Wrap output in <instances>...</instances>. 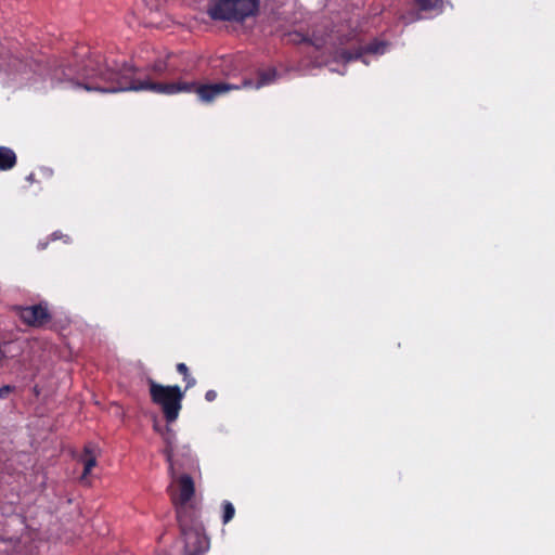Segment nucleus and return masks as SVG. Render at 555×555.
I'll list each match as a JSON object with an SVG mask.
<instances>
[{
	"label": "nucleus",
	"mask_w": 555,
	"mask_h": 555,
	"mask_svg": "<svg viewBox=\"0 0 555 555\" xmlns=\"http://www.w3.org/2000/svg\"><path fill=\"white\" fill-rule=\"evenodd\" d=\"M83 464V472L81 475V479L85 480L87 476L90 474L92 468L96 465V457L93 453V450L90 446H86L83 449V454L80 459Z\"/></svg>",
	"instance_id": "nucleus-7"
},
{
	"label": "nucleus",
	"mask_w": 555,
	"mask_h": 555,
	"mask_svg": "<svg viewBox=\"0 0 555 555\" xmlns=\"http://www.w3.org/2000/svg\"><path fill=\"white\" fill-rule=\"evenodd\" d=\"M140 72L125 61L107 59L100 52H90L87 47H79L74 53L73 62L54 70V78L68 82L73 88L87 91L115 93L121 91H152L163 94L195 93L203 103H211L218 96L231 90L260 89L272 83L276 69L258 72V80L244 79L242 85L228 82L198 83L196 81L154 82L149 77L142 78Z\"/></svg>",
	"instance_id": "nucleus-1"
},
{
	"label": "nucleus",
	"mask_w": 555,
	"mask_h": 555,
	"mask_svg": "<svg viewBox=\"0 0 555 555\" xmlns=\"http://www.w3.org/2000/svg\"><path fill=\"white\" fill-rule=\"evenodd\" d=\"M260 0H212L207 14L214 21L243 23L259 12Z\"/></svg>",
	"instance_id": "nucleus-2"
},
{
	"label": "nucleus",
	"mask_w": 555,
	"mask_h": 555,
	"mask_svg": "<svg viewBox=\"0 0 555 555\" xmlns=\"http://www.w3.org/2000/svg\"><path fill=\"white\" fill-rule=\"evenodd\" d=\"M176 369L177 372L182 375L183 380L185 382L184 392L196 385V379L190 374V370L185 363H178Z\"/></svg>",
	"instance_id": "nucleus-11"
},
{
	"label": "nucleus",
	"mask_w": 555,
	"mask_h": 555,
	"mask_svg": "<svg viewBox=\"0 0 555 555\" xmlns=\"http://www.w3.org/2000/svg\"><path fill=\"white\" fill-rule=\"evenodd\" d=\"M414 4L422 12L441 11L443 0H414Z\"/></svg>",
	"instance_id": "nucleus-10"
},
{
	"label": "nucleus",
	"mask_w": 555,
	"mask_h": 555,
	"mask_svg": "<svg viewBox=\"0 0 555 555\" xmlns=\"http://www.w3.org/2000/svg\"><path fill=\"white\" fill-rule=\"evenodd\" d=\"M366 51L371 52V53H379V52L383 53L384 52V44H382V49H379V47L376 46V44H370V46H367Z\"/></svg>",
	"instance_id": "nucleus-16"
},
{
	"label": "nucleus",
	"mask_w": 555,
	"mask_h": 555,
	"mask_svg": "<svg viewBox=\"0 0 555 555\" xmlns=\"http://www.w3.org/2000/svg\"><path fill=\"white\" fill-rule=\"evenodd\" d=\"M288 37V41L293 42V43H302V42H308L310 44H312L313 47H315L317 49H321L323 47V40L322 39H310L308 38L306 35L301 34V33H298V31H294V33H289L287 35Z\"/></svg>",
	"instance_id": "nucleus-9"
},
{
	"label": "nucleus",
	"mask_w": 555,
	"mask_h": 555,
	"mask_svg": "<svg viewBox=\"0 0 555 555\" xmlns=\"http://www.w3.org/2000/svg\"><path fill=\"white\" fill-rule=\"evenodd\" d=\"M167 431H168V436L166 437V448L164 450V453L166 455L167 462L169 463V472H170L171 476L173 477L175 465L178 464V461L175 460V456H176L175 446L169 437V436H172L173 434L170 428H167Z\"/></svg>",
	"instance_id": "nucleus-8"
},
{
	"label": "nucleus",
	"mask_w": 555,
	"mask_h": 555,
	"mask_svg": "<svg viewBox=\"0 0 555 555\" xmlns=\"http://www.w3.org/2000/svg\"><path fill=\"white\" fill-rule=\"evenodd\" d=\"M184 449H185V453H184V455H189V454H190V452H191L190 448L184 447Z\"/></svg>",
	"instance_id": "nucleus-18"
},
{
	"label": "nucleus",
	"mask_w": 555,
	"mask_h": 555,
	"mask_svg": "<svg viewBox=\"0 0 555 555\" xmlns=\"http://www.w3.org/2000/svg\"><path fill=\"white\" fill-rule=\"evenodd\" d=\"M17 162L15 152L7 146H0V170L7 171L12 169Z\"/></svg>",
	"instance_id": "nucleus-6"
},
{
	"label": "nucleus",
	"mask_w": 555,
	"mask_h": 555,
	"mask_svg": "<svg viewBox=\"0 0 555 555\" xmlns=\"http://www.w3.org/2000/svg\"><path fill=\"white\" fill-rule=\"evenodd\" d=\"M151 400L162 408L164 417L168 424L173 423L182 409L184 391L178 385L164 386L149 378Z\"/></svg>",
	"instance_id": "nucleus-3"
},
{
	"label": "nucleus",
	"mask_w": 555,
	"mask_h": 555,
	"mask_svg": "<svg viewBox=\"0 0 555 555\" xmlns=\"http://www.w3.org/2000/svg\"><path fill=\"white\" fill-rule=\"evenodd\" d=\"M15 310L23 323L33 327H42L52 319L48 309V304L46 302L26 307H16Z\"/></svg>",
	"instance_id": "nucleus-5"
},
{
	"label": "nucleus",
	"mask_w": 555,
	"mask_h": 555,
	"mask_svg": "<svg viewBox=\"0 0 555 555\" xmlns=\"http://www.w3.org/2000/svg\"><path fill=\"white\" fill-rule=\"evenodd\" d=\"M223 508V515H222V522L225 525L229 521H231L235 515V508L233 504L229 501H224L222 503Z\"/></svg>",
	"instance_id": "nucleus-12"
},
{
	"label": "nucleus",
	"mask_w": 555,
	"mask_h": 555,
	"mask_svg": "<svg viewBox=\"0 0 555 555\" xmlns=\"http://www.w3.org/2000/svg\"><path fill=\"white\" fill-rule=\"evenodd\" d=\"M168 68V64L165 60H157L153 63L151 70L156 75H163Z\"/></svg>",
	"instance_id": "nucleus-13"
},
{
	"label": "nucleus",
	"mask_w": 555,
	"mask_h": 555,
	"mask_svg": "<svg viewBox=\"0 0 555 555\" xmlns=\"http://www.w3.org/2000/svg\"><path fill=\"white\" fill-rule=\"evenodd\" d=\"M197 541L199 546L195 550V553L202 554L205 553L208 550V541L205 539L197 537Z\"/></svg>",
	"instance_id": "nucleus-14"
},
{
	"label": "nucleus",
	"mask_w": 555,
	"mask_h": 555,
	"mask_svg": "<svg viewBox=\"0 0 555 555\" xmlns=\"http://www.w3.org/2000/svg\"><path fill=\"white\" fill-rule=\"evenodd\" d=\"M11 390H12L11 386L1 387L0 388V398H5Z\"/></svg>",
	"instance_id": "nucleus-17"
},
{
	"label": "nucleus",
	"mask_w": 555,
	"mask_h": 555,
	"mask_svg": "<svg viewBox=\"0 0 555 555\" xmlns=\"http://www.w3.org/2000/svg\"><path fill=\"white\" fill-rule=\"evenodd\" d=\"M216 398H217V392L215 390L209 389L206 391V393H205L206 401L212 402L216 400Z\"/></svg>",
	"instance_id": "nucleus-15"
},
{
	"label": "nucleus",
	"mask_w": 555,
	"mask_h": 555,
	"mask_svg": "<svg viewBox=\"0 0 555 555\" xmlns=\"http://www.w3.org/2000/svg\"><path fill=\"white\" fill-rule=\"evenodd\" d=\"M179 494L171 492V501L176 508L177 520L179 525L184 526V518L186 514V504L194 496L195 486L190 475H181L178 479Z\"/></svg>",
	"instance_id": "nucleus-4"
}]
</instances>
